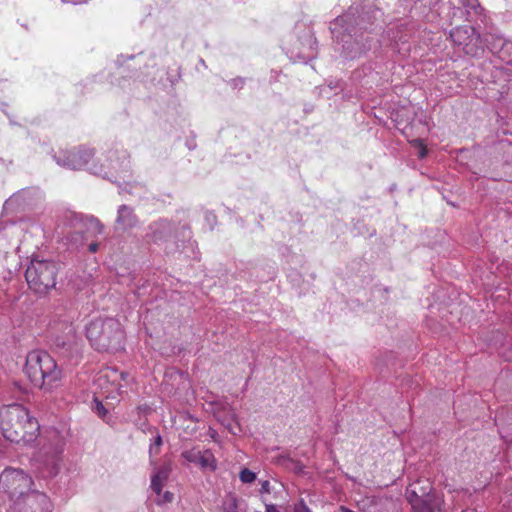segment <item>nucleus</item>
I'll use <instances>...</instances> for the list:
<instances>
[{
	"label": "nucleus",
	"mask_w": 512,
	"mask_h": 512,
	"mask_svg": "<svg viewBox=\"0 0 512 512\" xmlns=\"http://www.w3.org/2000/svg\"><path fill=\"white\" fill-rule=\"evenodd\" d=\"M0 429L10 442L28 444L40 433L38 420L21 404H11L0 410Z\"/></svg>",
	"instance_id": "1"
},
{
	"label": "nucleus",
	"mask_w": 512,
	"mask_h": 512,
	"mask_svg": "<svg viewBox=\"0 0 512 512\" xmlns=\"http://www.w3.org/2000/svg\"><path fill=\"white\" fill-rule=\"evenodd\" d=\"M24 373L34 387L45 391L57 388L63 377L57 362L43 350H33L27 354Z\"/></svg>",
	"instance_id": "2"
},
{
	"label": "nucleus",
	"mask_w": 512,
	"mask_h": 512,
	"mask_svg": "<svg viewBox=\"0 0 512 512\" xmlns=\"http://www.w3.org/2000/svg\"><path fill=\"white\" fill-rule=\"evenodd\" d=\"M85 332L91 346L98 351H117L123 346L125 334L115 318H93L86 324Z\"/></svg>",
	"instance_id": "3"
},
{
	"label": "nucleus",
	"mask_w": 512,
	"mask_h": 512,
	"mask_svg": "<svg viewBox=\"0 0 512 512\" xmlns=\"http://www.w3.org/2000/svg\"><path fill=\"white\" fill-rule=\"evenodd\" d=\"M56 275V264L46 260H32L25 273L29 287L40 294L55 287Z\"/></svg>",
	"instance_id": "4"
},
{
	"label": "nucleus",
	"mask_w": 512,
	"mask_h": 512,
	"mask_svg": "<svg viewBox=\"0 0 512 512\" xmlns=\"http://www.w3.org/2000/svg\"><path fill=\"white\" fill-rule=\"evenodd\" d=\"M32 478L21 469L6 468L0 474V489L8 494L11 502L31 490Z\"/></svg>",
	"instance_id": "5"
},
{
	"label": "nucleus",
	"mask_w": 512,
	"mask_h": 512,
	"mask_svg": "<svg viewBox=\"0 0 512 512\" xmlns=\"http://www.w3.org/2000/svg\"><path fill=\"white\" fill-rule=\"evenodd\" d=\"M127 374L115 368L105 367L95 375L93 386L94 394L106 399H117L120 395L121 381L126 380Z\"/></svg>",
	"instance_id": "6"
},
{
	"label": "nucleus",
	"mask_w": 512,
	"mask_h": 512,
	"mask_svg": "<svg viewBox=\"0 0 512 512\" xmlns=\"http://www.w3.org/2000/svg\"><path fill=\"white\" fill-rule=\"evenodd\" d=\"M49 498L36 490H30L20 499H15L9 512H50Z\"/></svg>",
	"instance_id": "7"
},
{
	"label": "nucleus",
	"mask_w": 512,
	"mask_h": 512,
	"mask_svg": "<svg viewBox=\"0 0 512 512\" xmlns=\"http://www.w3.org/2000/svg\"><path fill=\"white\" fill-rule=\"evenodd\" d=\"M53 342L57 348L72 352L78 346L76 329L72 322L61 321L52 327Z\"/></svg>",
	"instance_id": "8"
},
{
	"label": "nucleus",
	"mask_w": 512,
	"mask_h": 512,
	"mask_svg": "<svg viewBox=\"0 0 512 512\" xmlns=\"http://www.w3.org/2000/svg\"><path fill=\"white\" fill-rule=\"evenodd\" d=\"M408 499L414 512H441L439 500L426 491L417 493V484H411L407 489Z\"/></svg>",
	"instance_id": "9"
},
{
	"label": "nucleus",
	"mask_w": 512,
	"mask_h": 512,
	"mask_svg": "<svg viewBox=\"0 0 512 512\" xmlns=\"http://www.w3.org/2000/svg\"><path fill=\"white\" fill-rule=\"evenodd\" d=\"M450 38L455 45L464 46L465 52L468 54L470 44H477L480 35L476 32L475 28L470 25H462L453 28L450 31Z\"/></svg>",
	"instance_id": "10"
},
{
	"label": "nucleus",
	"mask_w": 512,
	"mask_h": 512,
	"mask_svg": "<svg viewBox=\"0 0 512 512\" xmlns=\"http://www.w3.org/2000/svg\"><path fill=\"white\" fill-rule=\"evenodd\" d=\"M62 452V446L58 444L51 447H43L41 449L39 457L47 468L48 476H54L58 473Z\"/></svg>",
	"instance_id": "11"
},
{
	"label": "nucleus",
	"mask_w": 512,
	"mask_h": 512,
	"mask_svg": "<svg viewBox=\"0 0 512 512\" xmlns=\"http://www.w3.org/2000/svg\"><path fill=\"white\" fill-rule=\"evenodd\" d=\"M182 457L190 463L198 464L201 468H209L214 471L217 467L216 459L210 450L200 451L196 448L186 450Z\"/></svg>",
	"instance_id": "12"
},
{
	"label": "nucleus",
	"mask_w": 512,
	"mask_h": 512,
	"mask_svg": "<svg viewBox=\"0 0 512 512\" xmlns=\"http://www.w3.org/2000/svg\"><path fill=\"white\" fill-rule=\"evenodd\" d=\"M136 223L137 217L133 210L126 205H121L118 209L117 224L125 230L134 227Z\"/></svg>",
	"instance_id": "13"
},
{
	"label": "nucleus",
	"mask_w": 512,
	"mask_h": 512,
	"mask_svg": "<svg viewBox=\"0 0 512 512\" xmlns=\"http://www.w3.org/2000/svg\"><path fill=\"white\" fill-rule=\"evenodd\" d=\"M92 156L93 153L90 150L72 151L68 155L69 166H71L72 169H81L88 164Z\"/></svg>",
	"instance_id": "14"
},
{
	"label": "nucleus",
	"mask_w": 512,
	"mask_h": 512,
	"mask_svg": "<svg viewBox=\"0 0 512 512\" xmlns=\"http://www.w3.org/2000/svg\"><path fill=\"white\" fill-rule=\"evenodd\" d=\"M169 476V470L166 468L159 469L156 474L152 476L151 479V489L156 493L160 494L162 491L163 483L167 480Z\"/></svg>",
	"instance_id": "15"
},
{
	"label": "nucleus",
	"mask_w": 512,
	"mask_h": 512,
	"mask_svg": "<svg viewBox=\"0 0 512 512\" xmlns=\"http://www.w3.org/2000/svg\"><path fill=\"white\" fill-rule=\"evenodd\" d=\"M239 477L243 483H252L256 480V474L248 468L242 469Z\"/></svg>",
	"instance_id": "16"
},
{
	"label": "nucleus",
	"mask_w": 512,
	"mask_h": 512,
	"mask_svg": "<svg viewBox=\"0 0 512 512\" xmlns=\"http://www.w3.org/2000/svg\"><path fill=\"white\" fill-rule=\"evenodd\" d=\"M411 143L413 144L414 147L419 149V151H418L419 158L422 159L427 155V153H428L427 147L422 139H419V138L413 139L411 141Z\"/></svg>",
	"instance_id": "17"
},
{
	"label": "nucleus",
	"mask_w": 512,
	"mask_h": 512,
	"mask_svg": "<svg viewBox=\"0 0 512 512\" xmlns=\"http://www.w3.org/2000/svg\"><path fill=\"white\" fill-rule=\"evenodd\" d=\"M162 445V437L160 436V434H157V436L155 437V441L152 445H150V455H157L159 453V450H160V446Z\"/></svg>",
	"instance_id": "18"
},
{
	"label": "nucleus",
	"mask_w": 512,
	"mask_h": 512,
	"mask_svg": "<svg viewBox=\"0 0 512 512\" xmlns=\"http://www.w3.org/2000/svg\"><path fill=\"white\" fill-rule=\"evenodd\" d=\"M293 512H312L303 499L294 504Z\"/></svg>",
	"instance_id": "19"
},
{
	"label": "nucleus",
	"mask_w": 512,
	"mask_h": 512,
	"mask_svg": "<svg viewBox=\"0 0 512 512\" xmlns=\"http://www.w3.org/2000/svg\"><path fill=\"white\" fill-rule=\"evenodd\" d=\"M260 492L261 493H267V494L270 493V482L268 480H264L261 483V490H260Z\"/></svg>",
	"instance_id": "20"
},
{
	"label": "nucleus",
	"mask_w": 512,
	"mask_h": 512,
	"mask_svg": "<svg viewBox=\"0 0 512 512\" xmlns=\"http://www.w3.org/2000/svg\"><path fill=\"white\" fill-rule=\"evenodd\" d=\"M96 409L101 416H104L107 412L101 402H97Z\"/></svg>",
	"instance_id": "21"
},
{
	"label": "nucleus",
	"mask_w": 512,
	"mask_h": 512,
	"mask_svg": "<svg viewBox=\"0 0 512 512\" xmlns=\"http://www.w3.org/2000/svg\"><path fill=\"white\" fill-rule=\"evenodd\" d=\"M173 500V493L167 491L164 493L163 502H171Z\"/></svg>",
	"instance_id": "22"
},
{
	"label": "nucleus",
	"mask_w": 512,
	"mask_h": 512,
	"mask_svg": "<svg viewBox=\"0 0 512 512\" xmlns=\"http://www.w3.org/2000/svg\"><path fill=\"white\" fill-rule=\"evenodd\" d=\"M99 244L96 242H93L89 245L88 249L91 253H96L98 251Z\"/></svg>",
	"instance_id": "23"
},
{
	"label": "nucleus",
	"mask_w": 512,
	"mask_h": 512,
	"mask_svg": "<svg viewBox=\"0 0 512 512\" xmlns=\"http://www.w3.org/2000/svg\"><path fill=\"white\" fill-rule=\"evenodd\" d=\"M265 512H280L273 504L266 505Z\"/></svg>",
	"instance_id": "24"
},
{
	"label": "nucleus",
	"mask_w": 512,
	"mask_h": 512,
	"mask_svg": "<svg viewBox=\"0 0 512 512\" xmlns=\"http://www.w3.org/2000/svg\"><path fill=\"white\" fill-rule=\"evenodd\" d=\"M462 512H478V511H477V510H475V509H466V510H464V511H462Z\"/></svg>",
	"instance_id": "25"
},
{
	"label": "nucleus",
	"mask_w": 512,
	"mask_h": 512,
	"mask_svg": "<svg viewBox=\"0 0 512 512\" xmlns=\"http://www.w3.org/2000/svg\"><path fill=\"white\" fill-rule=\"evenodd\" d=\"M232 512H237V511H236V505H235V504H233V511H232Z\"/></svg>",
	"instance_id": "26"
}]
</instances>
